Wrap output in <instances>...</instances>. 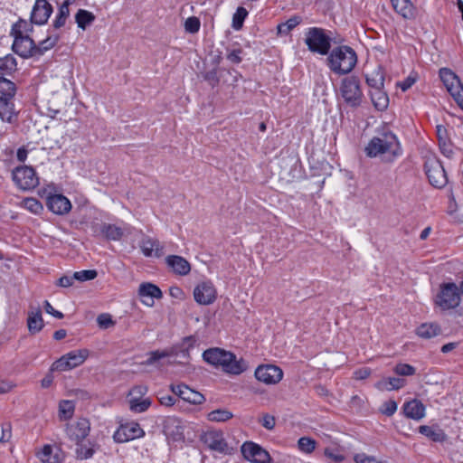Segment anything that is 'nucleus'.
I'll return each mask as SVG.
<instances>
[{"label": "nucleus", "mask_w": 463, "mask_h": 463, "mask_svg": "<svg viewBox=\"0 0 463 463\" xmlns=\"http://www.w3.org/2000/svg\"><path fill=\"white\" fill-rule=\"evenodd\" d=\"M365 152L370 157L383 156L387 161H392L401 155V146L396 136L386 131L373 137L365 147Z\"/></svg>", "instance_id": "1"}, {"label": "nucleus", "mask_w": 463, "mask_h": 463, "mask_svg": "<svg viewBox=\"0 0 463 463\" xmlns=\"http://www.w3.org/2000/svg\"><path fill=\"white\" fill-rule=\"evenodd\" d=\"M326 63L334 73L338 75L347 74L355 67L357 55L349 46H338L331 51L326 59Z\"/></svg>", "instance_id": "2"}, {"label": "nucleus", "mask_w": 463, "mask_h": 463, "mask_svg": "<svg viewBox=\"0 0 463 463\" xmlns=\"http://www.w3.org/2000/svg\"><path fill=\"white\" fill-rule=\"evenodd\" d=\"M203 357L205 362L220 365L227 373L240 374L245 370V364L242 360L238 361L236 356L225 350L220 348H212L203 352Z\"/></svg>", "instance_id": "3"}, {"label": "nucleus", "mask_w": 463, "mask_h": 463, "mask_svg": "<svg viewBox=\"0 0 463 463\" xmlns=\"http://www.w3.org/2000/svg\"><path fill=\"white\" fill-rule=\"evenodd\" d=\"M340 94L344 101L352 108L361 105L364 94L361 90L360 80L355 76H349L342 80Z\"/></svg>", "instance_id": "4"}, {"label": "nucleus", "mask_w": 463, "mask_h": 463, "mask_svg": "<svg viewBox=\"0 0 463 463\" xmlns=\"http://www.w3.org/2000/svg\"><path fill=\"white\" fill-rule=\"evenodd\" d=\"M305 43L308 50L321 55H326L331 48V38L325 30L318 27L309 28L306 33Z\"/></svg>", "instance_id": "5"}, {"label": "nucleus", "mask_w": 463, "mask_h": 463, "mask_svg": "<svg viewBox=\"0 0 463 463\" xmlns=\"http://www.w3.org/2000/svg\"><path fill=\"white\" fill-rule=\"evenodd\" d=\"M460 292L455 283H444L440 286L434 302L443 311L456 308L460 303Z\"/></svg>", "instance_id": "6"}, {"label": "nucleus", "mask_w": 463, "mask_h": 463, "mask_svg": "<svg viewBox=\"0 0 463 463\" xmlns=\"http://www.w3.org/2000/svg\"><path fill=\"white\" fill-rule=\"evenodd\" d=\"M90 355L88 349L72 350L57 359L51 366V371L66 372L81 365Z\"/></svg>", "instance_id": "7"}, {"label": "nucleus", "mask_w": 463, "mask_h": 463, "mask_svg": "<svg viewBox=\"0 0 463 463\" xmlns=\"http://www.w3.org/2000/svg\"><path fill=\"white\" fill-rule=\"evenodd\" d=\"M12 179L21 190H31L39 184L35 170L28 165L15 167L12 172Z\"/></svg>", "instance_id": "8"}, {"label": "nucleus", "mask_w": 463, "mask_h": 463, "mask_svg": "<svg viewBox=\"0 0 463 463\" xmlns=\"http://www.w3.org/2000/svg\"><path fill=\"white\" fill-rule=\"evenodd\" d=\"M439 77L448 91L463 109V85L458 77L448 68L439 70Z\"/></svg>", "instance_id": "9"}, {"label": "nucleus", "mask_w": 463, "mask_h": 463, "mask_svg": "<svg viewBox=\"0 0 463 463\" xmlns=\"http://www.w3.org/2000/svg\"><path fill=\"white\" fill-rule=\"evenodd\" d=\"M241 453L244 458L253 463H271L269 453L257 443L246 441L241 446Z\"/></svg>", "instance_id": "10"}, {"label": "nucleus", "mask_w": 463, "mask_h": 463, "mask_svg": "<svg viewBox=\"0 0 463 463\" xmlns=\"http://www.w3.org/2000/svg\"><path fill=\"white\" fill-rule=\"evenodd\" d=\"M425 171L430 183L437 188L444 187L448 177L441 163L437 159H430L425 163Z\"/></svg>", "instance_id": "11"}, {"label": "nucleus", "mask_w": 463, "mask_h": 463, "mask_svg": "<svg viewBox=\"0 0 463 463\" xmlns=\"http://www.w3.org/2000/svg\"><path fill=\"white\" fill-rule=\"evenodd\" d=\"M201 441L206 445L211 450L222 454L229 452V446L226 442L223 433L221 430H207L201 436Z\"/></svg>", "instance_id": "12"}, {"label": "nucleus", "mask_w": 463, "mask_h": 463, "mask_svg": "<svg viewBox=\"0 0 463 463\" xmlns=\"http://www.w3.org/2000/svg\"><path fill=\"white\" fill-rule=\"evenodd\" d=\"M145 431L137 422H128L122 424L114 433L113 438L116 442L123 443L135 439L141 438Z\"/></svg>", "instance_id": "13"}, {"label": "nucleus", "mask_w": 463, "mask_h": 463, "mask_svg": "<svg viewBox=\"0 0 463 463\" xmlns=\"http://www.w3.org/2000/svg\"><path fill=\"white\" fill-rule=\"evenodd\" d=\"M255 377L266 384H276L283 378V371L277 365L262 364L255 370Z\"/></svg>", "instance_id": "14"}, {"label": "nucleus", "mask_w": 463, "mask_h": 463, "mask_svg": "<svg viewBox=\"0 0 463 463\" xmlns=\"http://www.w3.org/2000/svg\"><path fill=\"white\" fill-rule=\"evenodd\" d=\"M184 424L181 419L168 416L163 422V431L167 439L173 441H180L184 439Z\"/></svg>", "instance_id": "15"}, {"label": "nucleus", "mask_w": 463, "mask_h": 463, "mask_svg": "<svg viewBox=\"0 0 463 463\" xmlns=\"http://www.w3.org/2000/svg\"><path fill=\"white\" fill-rule=\"evenodd\" d=\"M216 297L217 291L211 281H203L194 288V298L200 305H210Z\"/></svg>", "instance_id": "16"}, {"label": "nucleus", "mask_w": 463, "mask_h": 463, "mask_svg": "<svg viewBox=\"0 0 463 463\" xmlns=\"http://www.w3.org/2000/svg\"><path fill=\"white\" fill-rule=\"evenodd\" d=\"M90 424L87 419H80L76 422L68 424L66 427V434L71 441L76 444L82 442L89 435Z\"/></svg>", "instance_id": "17"}, {"label": "nucleus", "mask_w": 463, "mask_h": 463, "mask_svg": "<svg viewBox=\"0 0 463 463\" xmlns=\"http://www.w3.org/2000/svg\"><path fill=\"white\" fill-rule=\"evenodd\" d=\"M14 38L12 49L16 54L23 58H29L36 54V45L28 35L21 36L19 34Z\"/></svg>", "instance_id": "18"}, {"label": "nucleus", "mask_w": 463, "mask_h": 463, "mask_svg": "<svg viewBox=\"0 0 463 463\" xmlns=\"http://www.w3.org/2000/svg\"><path fill=\"white\" fill-rule=\"evenodd\" d=\"M171 391L184 401L192 404H202L204 402V397L202 393L184 384L171 385Z\"/></svg>", "instance_id": "19"}, {"label": "nucleus", "mask_w": 463, "mask_h": 463, "mask_svg": "<svg viewBox=\"0 0 463 463\" xmlns=\"http://www.w3.org/2000/svg\"><path fill=\"white\" fill-rule=\"evenodd\" d=\"M52 13V6L47 0H36L32 11L31 20L36 24H45Z\"/></svg>", "instance_id": "20"}, {"label": "nucleus", "mask_w": 463, "mask_h": 463, "mask_svg": "<svg viewBox=\"0 0 463 463\" xmlns=\"http://www.w3.org/2000/svg\"><path fill=\"white\" fill-rule=\"evenodd\" d=\"M92 228L95 235H102L108 241H120L124 236V230L115 224L104 222Z\"/></svg>", "instance_id": "21"}, {"label": "nucleus", "mask_w": 463, "mask_h": 463, "mask_svg": "<svg viewBox=\"0 0 463 463\" xmlns=\"http://www.w3.org/2000/svg\"><path fill=\"white\" fill-rule=\"evenodd\" d=\"M47 207L53 213L63 215L71 211V203L64 195L53 194L47 198Z\"/></svg>", "instance_id": "22"}, {"label": "nucleus", "mask_w": 463, "mask_h": 463, "mask_svg": "<svg viewBox=\"0 0 463 463\" xmlns=\"http://www.w3.org/2000/svg\"><path fill=\"white\" fill-rule=\"evenodd\" d=\"M138 295L142 298V303L147 307H153L155 298H161V289L152 283H142L138 288Z\"/></svg>", "instance_id": "23"}, {"label": "nucleus", "mask_w": 463, "mask_h": 463, "mask_svg": "<svg viewBox=\"0 0 463 463\" xmlns=\"http://www.w3.org/2000/svg\"><path fill=\"white\" fill-rule=\"evenodd\" d=\"M140 249L146 257H161L164 254V247L156 239L150 237L144 238L140 242Z\"/></svg>", "instance_id": "24"}, {"label": "nucleus", "mask_w": 463, "mask_h": 463, "mask_svg": "<svg viewBox=\"0 0 463 463\" xmlns=\"http://www.w3.org/2000/svg\"><path fill=\"white\" fill-rule=\"evenodd\" d=\"M165 262L178 275H187L191 270L190 263L181 256L169 255Z\"/></svg>", "instance_id": "25"}, {"label": "nucleus", "mask_w": 463, "mask_h": 463, "mask_svg": "<svg viewBox=\"0 0 463 463\" xmlns=\"http://www.w3.org/2000/svg\"><path fill=\"white\" fill-rule=\"evenodd\" d=\"M402 409L406 417L415 420H420L425 416V406L418 400L405 402Z\"/></svg>", "instance_id": "26"}, {"label": "nucleus", "mask_w": 463, "mask_h": 463, "mask_svg": "<svg viewBox=\"0 0 463 463\" xmlns=\"http://www.w3.org/2000/svg\"><path fill=\"white\" fill-rule=\"evenodd\" d=\"M419 432L434 442H444L447 439L446 433L438 425H421L419 427Z\"/></svg>", "instance_id": "27"}, {"label": "nucleus", "mask_w": 463, "mask_h": 463, "mask_svg": "<svg viewBox=\"0 0 463 463\" xmlns=\"http://www.w3.org/2000/svg\"><path fill=\"white\" fill-rule=\"evenodd\" d=\"M395 12L404 19L415 17V8L410 0H391Z\"/></svg>", "instance_id": "28"}, {"label": "nucleus", "mask_w": 463, "mask_h": 463, "mask_svg": "<svg viewBox=\"0 0 463 463\" xmlns=\"http://www.w3.org/2000/svg\"><path fill=\"white\" fill-rule=\"evenodd\" d=\"M441 334V328L437 323H423L416 328V335L423 339H430Z\"/></svg>", "instance_id": "29"}, {"label": "nucleus", "mask_w": 463, "mask_h": 463, "mask_svg": "<svg viewBox=\"0 0 463 463\" xmlns=\"http://www.w3.org/2000/svg\"><path fill=\"white\" fill-rule=\"evenodd\" d=\"M27 326L29 332L33 335L39 333L43 327V320L42 312L39 308L29 312L27 318Z\"/></svg>", "instance_id": "30"}, {"label": "nucleus", "mask_w": 463, "mask_h": 463, "mask_svg": "<svg viewBox=\"0 0 463 463\" xmlns=\"http://www.w3.org/2000/svg\"><path fill=\"white\" fill-rule=\"evenodd\" d=\"M405 384L406 381L402 378L388 377L378 381L375 386L380 391H392L399 390Z\"/></svg>", "instance_id": "31"}, {"label": "nucleus", "mask_w": 463, "mask_h": 463, "mask_svg": "<svg viewBox=\"0 0 463 463\" xmlns=\"http://www.w3.org/2000/svg\"><path fill=\"white\" fill-rule=\"evenodd\" d=\"M370 96L374 108L384 110L389 105V97L383 89L370 90Z\"/></svg>", "instance_id": "32"}, {"label": "nucleus", "mask_w": 463, "mask_h": 463, "mask_svg": "<svg viewBox=\"0 0 463 463\" xmlns=\"http://www.w3.org/2000/svg\"><path fill=\"white\" fill-rule=\"evenodd\" d=\"M14 104L12 100H0V118L3 121L12 123L16 118Z\"/></svg>", "instance_id": "33"}, {"label": "nucleus", "mask_w": 463, "mask_h": 463, "mask_svg": "<svg viewBox=\"0 0 463 463\" xmlns=\"http://www.w3.org/2000/svg\"><path fill=\"white\" fill-rule=\"evenodd\" d=\"M15 92L16 88L13 81L0 78V100H12Z\"/></svg>", "instance_id": "34"}, {"label": "nucleus", "mask_w": 463, "mask_h": 463, "mask_svg": "<svg viewBox=\"0 0 463 463\" xmlns=\"http://www.w3.org/2000/svg\"><path fill=\"white\" fill-rule=\"evenodd\" d=\"M366 82L371 89L370 90L383 89V72L378 69L373 71L371 74L366 75Z\"/></svg>", "instance_id": "35"}, {"label": "nucleus", "mask_w": 463, "mask_h": 463, "mask_svg": "<svg viewBox=\"0 0 463 463\" xmlns=\"http://www.w3.org/2000/svg\"><path fill=\"white\" fill-rule=\"evenodd\" d=\"M128 402L130 411L136 413L146 411L152 403L150 398L139 399L138 397L130 398Z\"/></svg>", "instance_id": "36"}, {"label": "nucleus", "mask_w": 463, "mask_h": 463, "mask_svg": "<svg viewBox=\"0 0 463 463\" xmlns=\"http://www.w3.org/2000/svg\"><path fill=\"white\" fill-rule=\"evenodd\" d=\"M95 20V15L87 10L80 9L76 15H75V21L78 24V27L81 28L82 30H85L87 26L90 25Z\"/></svg>", "instance_id": "37"}, {"label": "nucleus", "mask_w": 463, "mask_h": 463, "mask_svg": "<svg viewBox=\"0 0 463 463\" xmlns=\"http://www.w3.org/2000/svg\"><path fill=\"white\" fill-rule=\"evenodd\" d=\"M39 457L43 463H61L62 459L58 453H53V449L50 445H45L43 448Z\"/></svg>", "instance_id": "38"}, {"label": "nucleus", "mask_w": 463, "mask_h": 463, "mask_svg": "<svg viewBox=\"0 0 463 463\" xmlns=\"http://www.w3.org/2000/svg\"><path fill=\"white\" fill-rule=\"evenodd\" d=\"M16 60L12 55H6L0 59V73L10 75L16 70Z\"/></svg>", "instance_id": "39"}, {"label": "nucleus", "mask_w": 463, "mask_h": 463, "mask_svg": "<svg viewBox=\"0 0 463 463\" xmlns=\"http://www.w3.org/2000/svg\"><path fill=\"white\" fill-rule=\"evenodd\" d=\"M233 414L225 409H218L208 413L207 419L210 421L224 422L231 420Z\"/></svg>", "instance_id": "40"}, {"label": "nucleus", "mask_w": 463, "mask_h": 463, "mask_svg": "<svg viewBox=\"0 0 463 463\" xmlns=\"http://www.w3.org/2000/svg\"><path fill=\"white\" fill-rule=\"evenodd\" d=\"M59 34H52L43 41H41L39 45L36 46V54H43L44 52L52 49L59 41Z\"/></svg>", "instance_id": "41"}, {"label": "nucleus", "mask_w": 463, "mask_h": 463, "mask_svg": "<svg viewBox=\"0 0 463 463\" xmlns=\"http://www.w3.org/2000/svg\"><path fill=\"white\" fill-rule=\"evenodd\" d=\"M74 404L71 401H61L59 404V414L61 420H69L74 413Z\"/></svg>", "instance_id": "42"}, {"label": "nucleus", "mask_w": 463, "mask_h": 463, "mask_svg": "<svg viewBox=\"0 0 463 463\" xmlns=\"http://www.w3.org/2000/svg\"><path fill=\"white\" fill-rule=\"evenodd\" d=\"M301 22V18L299 16H293L289 18L287 22L280 24L278 25V31L280 34H288L291 30H293L297 25H298Z\"/></svg>", "instance_id": "43"}, {"label": "nucleus", "mask_w": 463, "mask_h": 463, "mask_svg": "<svg viewBox=\"0 0 463 463\" xmlns=\"http://www.w3.org/2000/svg\"><path fill=\"white\" fill-rule=\"evenodd\" d=\"M23 203H24V206L25 209H27L28 211H30L31 213H33L34 214H39L43 210V204L36 198H33V197L25 198L24 200Z\"/></svg>", "instance_id": "44"}, {"label": "nucleus", "mask_w": 463, "mask_h": 463, "mask_svg": "<svg viewBox=\"0 0 463 463\" xmlns=\"http://www.w3.org/2000/svg\"><path fill=\"white\" fill-rule=\"evenodd\" d=\"M247 15L248 11L244 7H238L232 17V27L235 30L241 29Z\"/></svg>", "instance_id": "45"}, {"label": "nucleus", "mask_w": 463, "mask_h": 463, "mask_svg": "<svg viewBox=\"0 0 463 463\" xmlns=\"http://www.w3.org/2000/svg\"><path fill=\"white\" fill-rule=\"evenodd\" d=\"M317 442L308 437H302L298 441L299 450L304 453H311L316 449Z\"/></svg>", "instance_id": "46"}, {"label": "nucleus", "mask_w": 463, "mask_h": 463, "mask_svg": "<svg viewBox=\"0 0 463 463\" xmlns=\"http://www.w3.org/2000/svg\"><path fill=\"white\" fill-rule=\"evenodd\" d=\"M78 445V448L76 449L77 457L80 459H87L93 456L94 454V449L90 443L89 445L82 444L80 442Z\"/></svg>", "instance_id": "47"}, {"label": "nucleus", "mask_w": 463, "mask_h": 463, "mask_svg": "<svg viewBox=\"0 0 463 463\" xmlns=\"http://www.w3.org/2000/svg\"><path fill=\"white\" fill-rule=\"evenodd\" d=\"M393 371L401 376L413 375L416 372L415 368L408 364H398L394 367Z\"/></svg>", "instance_id": "48"}, {"label": "nucleus", "mask_w": 463, "mask_h": 463, "mask_svg": "<svg viewBox=\"0 0 463 463\" xmlns=\"http://www.w3.org/2000/svg\"><path fill=\"white\" fill-rule=\"evenodd\" d=\"M200 20L195 16L188 17L184 23V29L186 32L195 33L200 29Z\"/></svg>", "instance_id": "49"}, {"label": "nucleus", "mask_w": 463, "mask_h": 463, "mask_svg": "<svg viewBox=\"0 0 463 463\" xmlns=\"http://www.w3.org/2000/svg\"><path fill=\"white\" fill-rule=\"evenodd\" d=\"M73 274L75 279L79 281L91 280L94 279L98 275L97 271L94 269L76 271Z\"/></svg>", "instance_id": "50"}, {"label": "nucleus", "mask_w": 463, "mask_h": 463, "mask_svg": "<svg viewBox=\"0 0 463 463\" xmlns=\"http://www.w3.org/2000/svg\"><path fill=\"white\" fill-rule=\"evenodd\" d=\"M397 410V403L393 400H389L383 403L380 408V411L383 414L386 416H392L395 413Z\"/></svg>", "instance_id": "51"}, {"label": "nucleus", "mask_w": 463, "mask_h": 463, "mask_svg": "<svg viewBox=\"0 0 463 463\" xmlns=\"http://www.w3.org/2000/svg\"><path fill=\"white\" fill-rule=\"evenodd\" d=\"M97 323L99 327L104 328V329H107L115 325V322L112 320L111 316L107 313L100 314L97 317Z\"/></svg>", "instance_id": "52"}, {"label": "nucleus", "mask_w": 463, "mask_h": 463, "mask_svg": "<svg viewBox=\"0 0 463 463\" xmlns=\"http://www.w3.org/2000/svg\"><path fill=\"white\" fill-rule=\"evenodd\" d=\"M168 355V353L165 351H154L149 354L148 358L143 363L146 365L154 364L156 362L159 361L162 358H165Z\"/></svg>", "instance_id": "53"}, {"label": "nucleus", "mask_w": 463, "mask_h": 463, "mask_svg": "<svg viewBox=\"0 0 463 463\" xmlns=\"http://www.w3.org/2000/svg\"><path fill=\"white\" fill-rule=\"evenodd\" d=\"M27 26L28 24L25 21L20 20L13 25L11 35L14 37L19 36V34L21 36H25L24 33L27 31Z\"/></svg>", "instance_id": "54"}, {"label": "nucleus", "mask_w": 463, "mask_h": 463, "mask_svg": "<svg viewBox=\"0 0 463 463\" xmlns=\"http://www.w3.org/2000/svg\"><path fill=\"white\" fill-rule=\"evenodd\" d=\"M12 438V426L10 422L2 424V435L0 437L1 443H7Z\"/></svg>", "instance_id": "55"}, {"label": "nucleus", "mask_w": 463, "mask_h": 463, "mask_svg": "<svg viewBox=\"0 0 463 463\" xmlns=\"http://www.w3.org/2000/svg\"><path fill=\"white\" fill-rule=\"evenodd\" d=\"M354 460L355 463H383V461L376 459V458L368 456L364 453H358L354 455Z\"/></svg>", "instance_id": "56"}, {"label": "nucleus", "mask_w": 463, "mask_h": 463, "mask_svg": "<svg viewBox=\"0 0 463 463\" xmlns=\"http://www.w3.org/2000/svg\"><path fill=\"white\" fill-rule=\"evenodd\" d=\"M260 423L265 429L271 430L275 427L276 420L274 416H271L269 414H264L260 420Z\"/></svg>", "instance_id": "57"}, {"label": "nucleus", "mask_w": 463, "mask_h": 463, "mask_svg": "<svg viewBox=\"0 0 463 463\" xmlns=\"http://www.w3.org/2000/svg\"><path fill=\"white\" fill-rule=\"evenodd\" d=\"M147 392V388L146 386H143V385H137V386H135L133 387L128 395L133 398V397H138L139 399H142V397Z\"/></svg>", "instance_id": "58"}, {"label": "nucleus", "mask_w": 463, "mask_h": 463, "mask_svg": "<svg viewBox=\"0 0 463 463\" xmlns=\"http://www.w3.org/2000/svg\"><path fill=\"white\" fill-rule=\"evenodd\" d=\"M74 2H75V0H64V2L61 4V5L59 8L58 14L61 16H63L65 18H68V16L70 14L69 6H70V5H71Z\"/></svg>", "instance_id": "59"}, {"label": "nucleus", "mask_w": 463, "mask_h": 463, "mask_svg": "<svg viewBox=\"0 0 463 463\" xmlns=\"http://www.w3.org/2000/svg\"><path fill=\"white\" fill-rule=\"evenodd\" d=\"M44 309L48 314L52 315L54 317L58 319H61L64 317L61 312L55 310L53 307L50 304V302L47 300L44 301Z\"/></svg>", "instance_id": "60"}, {"label": "nucleus", "mask_w": 463, "mask_h": 463, "mask_svg": "<svg viewBox=\"0 0 463 463\" xmlns=\"http://www.w3.org/2000/svg\"><path fill=\"white\" fill-rule=\"evenodd\" d=\"M74 280V274L71 276L65 275L59 279L58 285L62 288H68L73 284Z\"/></svg>", "instance_id": "61"}, {"label": "nucleus", "mask_w": 463, "mask_h": 463, "mask_svg": "<svg viewBox=\"0 0 463 463\" xmlns=\"http://www.w3.org/2000/svg\"><path fill=\"white\" fill-rule=\"evenodd\" d=\"M241 50H233L227 54V59L232 63H240L241 61Z\"/></svg>", "instance_id": "62"}, {"label": "nucleus", "mask_w": 463, "mask_h": 463, "mask_svg": "<svg viewBox=\"0 0 463 463\" xmlns=\"http://www.w3.org/2000/svg\"><path fill=\"white\" fill-rule=\"evenodd\" d=\"M371 374V370L369 368H361L354 372V377L357 380H364L369 377Z\"/></svg>", "instance_id": "63"}, {"label": "nucleus", "mask_w": 463, "mask_h": 463, "mask_svg": "<svg viewBox=\"0 0 463 463\" xmlns=\"http://www.w3.org/2000/svg\"><path fill=\"white\" fill-rule=\"evenodd\" d=\"M325 455L328 458H331L333 459L335 462H341L344 460V457L340 454H336L335 453L332 449H325Z\"/></svg>", "instance_id": "64"}]
</instances>
